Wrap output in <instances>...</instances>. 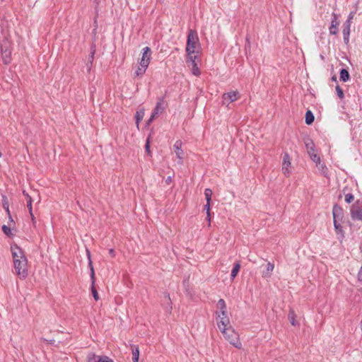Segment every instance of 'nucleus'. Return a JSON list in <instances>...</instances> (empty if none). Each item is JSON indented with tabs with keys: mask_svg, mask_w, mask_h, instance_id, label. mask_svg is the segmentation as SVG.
Instances as JSON below:
<instances>
[{
	"mask_svg": "<svg viewBox=\"0 0 362 362\" xmlns=\"http://www.w3.org/2000/svg\"><path fill=\"white\" fill-rule=\"evenodd\" d=\"M331 80L334 82H337V76L334 75L332 76Z\"/></svg>",
	"mask_w": 362,
	"mask_h": 362,
	"instance_id": "de8ad7c7",
	"label": "nucleus"
},
{
	"mask_svg": "<svg viewBox=\"0 0 362 362\" xmlns=\"http://www.w3.org/2000/svg\"><path fill=\"white\" fill-rule=\"evenodd\" d=\"M291 158L290 156L288 153H284L283 156V162H282V173L286 176L288 177L290 175V170L288 169L291 167Z\"/></svg>",
	"mask_w": 362,
	"mask_h": 362,
	"instance_id": "f8f14e48",
	"label": "nucleus"
},
{
	"mask_svg": "<svg viewBox=\"0 0 362 362\" xmlns=\"http://www.w3.org/2000/svg\"><path fill=\"white\" fill-rule=\"evenodd\" d=\"M27 258L23 259L21 260L16 259V261H14L13 262L16 274L21 279H24L28 276V272L27 269Z\"/></svg>",
	"mask_w": 362,
	"mask_h": 362,
	"instance_id": "7ed1b4c3",
	"label": "nucleus"
},
{
	"mask_svg": "<svg viewBox=\"0 0 362 362\" xmlns=\"http://www.w3.org/2000/svg\"><path fill=\"white\" fill-rule=\"evenodd\" d=\"M54 339H51V340L48 341V343H49V344H52L54 343Z\"/></svg>",
	"mask_w": 362,
	"mask_h": 362,
	"instance_id": "3c124183",
	"label": "nucleus"
},
{
	"mask_svg": "<svg viewBox=\"0 0 362 362\" xmlns=\"http://www.w3.org/2000/svg\"><path fill=\"white\" fill-rule=\"evenodd\" d=\"M307 152L310 159L317 165L320 164V157L316 153L315 144L313 140L308 139L305 141Z\"/></svg>",
	"mask_w": 362,
	"mask_h": 362,
	"instance_id": "39448f33",
	"label": "nucleus"
},
{
	"mask_svg": "<svg viewBox=\"0 0 362 362\" xmlns=\"http://www.w3.org/2000/svg\"><path fill=\"white\" fill-rule=\"evenodd\" d=\"M109 254H110V255L112 257H115V252L114 249H110V250H109Z\"/></svg>",
	"mask_w": 362,
	"mask_h": 362,
	"instance_id": "c03bdc74",
	"label": "nucleus"
},
{
	"mask_svg": "<svg viewBox=\"0 0 362 362\" xmlns=\"http://www.w3.org/2000/svg\"><path fill=\"white\" fill-rule=\"evenodd\" d=\"M358 204L359 200L351 206L350 215L352 220L362 221V206H360Z\"/></svg>",
	"mask_w": 362,
	"mask_h": 362,
	"instance_id": "423d86ee",
	"label": "nucleus"
},
{
	"mask_svg": "<svg viewBox=\"0 0 362 362\" xmlns=\"http://www.w3.org/2000/svg\"><path fill=\"white\" fill-rule=\"evenodd\" d=\"M87 362H114V361L107 356H98L90 352L87 355Z\"/></svg>",
	"mask_w": 362,
	"mask_h": 362,
	"instance_id": "0eeeda50",
	"label": "nucleus"
},
{
	"mask_svg": "<svg viewBox=\"0 0 362 362\" xmlns=\"http://www.w3.org/2000/svg\"><path fill=\"white\" fill-rule=\"evenodd\" d=\"M11 252L13 262L16 261V259L21 260L23 259L26 258L22 249L16 245L11 246Z\"/></svg>",
	"mask_w": 362,
	"mask_h": 362,
	"instance_id": "4468645a",
	"label": "nucleus"
},
{
	"mask_svg": "<svg viewBox=\"0 0 362 362\" xmlns=\"http://www.w3.org/2000/svg\"><path fill=\"white\" fill-rule=\"evenodd\" d=\"M144 115V112L142 110L137 111L136 112L135 119H136V123L137 127H139V122L143 119Z\"/></svg>",
	"mask_w": 362,
	"mask_h": 362,
	"instance_id": "7c9ffc66",
	"label": "nucleus"
},
{
	"mask_svg": "<svg viewBox=\"0 0 362 362\" xmlns=\"http://www.w3.org/2000/svg\"><path fill=\"white\" fill-rule=\"evenodd\" d=\"M320 170L325 177H327V168L325 164L320 165Z\"/></svg>",
	"mask_w": 362,
	"mask_h": 362,
	"instance_id": "58836bf2",
	"label": "nucleus"
},
{
	"mask_svg": "<svg viewBox=\"0 0 362 362\" xmlns=\"http://www.w3.org/2000/svg\"><path fill=\"white\" fill-rule=\"evenodd\" d=\"M336 91H337V96L340 99H342L344 98V94L343 90L340 88V86L339 85H337L336 86Z\"/></svg>",
	"mask_w": 362,
	"mask_h": 362,
	"instance_id": "e433bc0d",
	"label": "nucleus"
},
{
	"mask_svg": "<svg viewBox=\"0 0 362 362\" xmlns=\"http://www.w3.org/2000/svg\"><path fill=\"white\" fill-rule=\"evenodd\" d=\"M87 252V257L88 259V267L90 271V279H91V292L93 294V296L95 300H99V295L98 293V291L95 287V271L93 265V262L91 260L90 257V252L88 250H86Z\"/></svg>",
	"mask_w": 362,
	"mask_h": 362,
	"instance_id": "20e7f679",
	"label": "nucleus"
},
{
	"mask_svg": "<svg viewBox=\"0 0 362 362\" xmlns=\"http://www.w3.org/2000/svg\"><path fill=\"white\" fill-rule=\"evenodd\" d=\"M210 202H206V204L204 206V209L206 210V212L211 211V210H210Z\"/></svg>",
	"mask_w": 362,
	"mask_h": 362,
	"instance_id": "ea45409f",
	"label": "nucleus"
},
{
	"mask_svg": "<svg viewBox=\"0 0 362 362\" xmlns=\"http://www.w3.org/2000/svg\"><path fill=\"white\" fill-rule=\"evenodd\" d=\"M350 74L346 69H341L339 72V78L343 82L350 80Z\"/></svg>",
	"mask_w": 362,
	"mask_h": 362,
	"instance_id": "4be33fe9",
	"label": "nucleus"
},
{
	"mask_svg": "<svg viewBox=\"0 0 362 362\" xmlns=\"http://www.w3.org/2000/svg\"><path fill=\"white\" fill-rule=\"evenodd\" d=\"M148 66L141 64H139L137 69L134 72L135 76H141L144 75L147 69Z\"/></svg>",
	"mask_w": 362,
	"mask_h": 362,
	"instance_id": "393cba45",
	"label": "nucleus"
},
{
	"mask_svg": "<svg viewBox=\"0 0 362 362\" xmlns=\"http://www.w3.org/2000/svg\"><path fill=\"white\" fill-rule=\"evenodd\" d=\"M222 98H223L224 103H225V101L227 100V101H228V104H229L230 103L236 101L240 98V93L237 90L226 93H223Z\"/></svg>",
	"mask_w": 362,
	"mask_h": 362,
	"instance_id": "2eb2a0df",
	"label": "nucleus"
},
{
	"mask_svg": "<svg viewBox=\"0 0 362 362\" xmlns=\"http://www.w3.org/2000/svg\"><path fill=\"white\" fill-rule=\"evenodd\" d=\"M156 117H152V115H151L150 118L148 119L146 124L148 125L150 124L153 121V119H155Z\"/></svg>",
	"mask_w": 362,
	"mask_h": 362,
	"instance_id": "a18cd8bd",
	"label": "nucleus"
},
{
	"mask_svg": "<svg viewBox=\"0 0 362 362\" xmlns=\"http://www.w3.org/2000/svg\"><path fill=\"white\" fill-rule=\"evenodd\" d=\"M2 206H3V208L5 209V211H6V214H8L9 219L11 221H13L11 215L10 213V210H9V204H8V202L7 200V197L6 196H3V197H2Z\"/></svg>",
	"mask_w": 362,
	"mask_h": 362,
	"instance_id": "5701e85b",
	"label": "nucleus"
},
{
	"mask_svg": "<svg viewBox=\"0 0 362 362\" xmlns=\"http://www.w3.org/2000/svg\"><path fill=\"white\" fill-rule=\"evenodd\" d=\"M353 16H354V13L351 12L349 15L347 20L344 23V26L351 27V20L353 19Z\"/></svg>",
	"mask_w": 362,
	"mask_h": 362,
	"instance_id": "4c0bfd02",
	"label": "nucleus"
},
{
	"mask_svg": "<svg viewBox=\"0 0 362 362\" xmlns=\"http://www.w3.org/2000/svg\"><path fill=\"white\" fill-rule=\"evenodd\" d=\"M212 194H213L212 190L209 188H207L204 190V195H205L206 202H211Z\"/></svg>",
	"mask_w": 362,
	"mask_h": 362,
	"instance_id": "72a5a7b5",
	"label": "nucleus"
},
{
	"mask_svg": "<svg viewBox=\"0 0 362 362\" xmlns=\"http://www.w3.org/2000/svg\"><path fill=\"white\" fill-rule=\"evenodd\" d=\"M2 230L3 232L7 235V236H11L12 235V233H11V228L6 226V225H3L2 226Z\"/></svg>",
	"mask_w": 362,
	"mask_h": 362,
	"instance_id": "c9c22d12",
	"label": "nucleus"
},
{
	"mask_svg": "<svg viewBox=\"0 0 362 362\" xmlns=\"http://www.w3.org/2000/svg\"><path fill=\"white\" fill-rule=\"evenodd\" d=\"M334 227L337 235H339L338 239L341 242L345 237L344 231L342 228V226L340 225L339 222L335 221H334Z\"/></svg>",
	"mask_w": 362,
	"mask_h": 362,
	"instance_id": "f3484780",
	"label": "nucleus"
},
{
	"mask_svg": "<svg viewBox=\"0 0 362 362\" xmlns=\"http://www.w3.org/2000/svg\"><path fill=\"white\" fill-rule=\"evenodd\" d=\"M315 117L311 110H307L305 112V123L308 125L312 124L314 122Z\"/></svg>",
	"mask_w": 362,
	"mask_h": 362,
	"instance_id": "bb28decb",
	"label": "nucleus"
},
{
	"mask_svg": "<svg viewBox=\"0 0 362 362\" xmlns=\"http://www.w3.org/2000/svg\"><path fill=\"white\" fill-rule=\"evenodd\" d=\"M29 213H30V215L33 223V225H35L36 221H35V216H34V215L33 214V209H31V212H29Z\"/></svg>",
	"mask_w": 362,
	"mask_h": 362,
	"instance_id": "37998d69",
	"label": "nucleus"
},
{
	"mask_svg": "<svg viewBox=\"0 0 362 362\" xmlns=\"http://www.w3.org/2000/svg\"><path fill=\"white\" fill-rule=\"evenodd\" d=\"M2 59L4 64H8L11 62V51L8 46V42H4L1 46Z\"/></svg>",
	"mask_w": 362,
	"mask_h": 362,
	"instance_id": "6e6552de",
	"label": "nucleus"
},
{
	"mask_svg": "<svg viewBox=\"0 0 362 362\" xmlns=\"http://www.w3.org/2000/svg\"><path fill=\"white\" fill-rule=\"evenodd\" d=\"M350 27L343 25V38L345 45H348L349 43V35H350Z\"/></svg>",
	"mask_w": 362,
	"mask_h": 362,
	"instance_id": "aec40b11",
	"label": "nucleus"
},
{
	"mask_svg": "<svg viewBox=\"0 0 362 362\" xmlns=\"http://www.w3.org/2000/svg\"><path fill=\"white\" fill-rule=\"evenodd\" d=\"M91 66L92 64H90V62H88V63L87 64V68H88V70L90 71V69H91Z\"/></svg>",
	"mask_w": 362,
	"mask_h": 362,
	"instance_id": "8fccbe9b",
	"label": "nucleus"
},
{
	"mask_svg": "<svg viewBox=\"0 0 362 362\" xmlns=\"http://www.w3.org/2000/svg\"><path fill=\"white\" fill-rule=\"evenodd\" d=\"M171 182H172V177L170 176H168L165 179V182H166V184L169 185Z\"/></svg>",
	"mask_w": 362,
	"mask_h": 362,
	"instance_id": "49530a36",
	"label": "nucleus"
},
{
	"mask_svg": "<svg viewBox=\"0 0 362 362\" xmlns=\"http://www.w3.org/2000/svg\"><path fill=\"white\" fill-rule=\"evenodd\" d=\"M329 31L330 35H337L339 31L338 26L330 24V26L329 28Z\"/></svg>",
	"mask_w": 362,
	"mask_h": 362,
	"instance_id": "f704fd0d",
	"label": "nucleus"
},
{
	"mask_svg": "<svg viewBox=\"0 0 362 362\" xmlns=\"http://www.w3.org/2000/svg\"><path fill=\"white\" fill-rule=\"evenodd\" d=\"M131 349L132 352V361L133 362H139V349L138 346L131 345Z\"/></svg>",
	"mask_w": 362,
	"mask_h": 362,
	"instance_id": "412c9836",
	"label": "nucleus"
},
{
	"mask_svg": "<svg viewBox=\"0 0 362 362\" xmlns=\"http://www.w3.org/2000/svg\"><path fill=\"white\" fill-rule=\"evenodd\" d=\"M164 295H165V297L166 298H168V300L169 301H170V294H169L168 293H165Z\"/></svg>",
	"mask_w": 362,
	"mask_h": 362,
	"instance_id": "09e8293b",
	"label": "nucleus"
},
{
	"mask_svg": "<svg viewBox=\"0 0 362 362\" xmlns=\"http://www.w3.org/2000/svg\"><path fill=\"white\" fill-rule=\"evenodd\" d=\"M274 269V264L272 262H268L266 266V269L262 272L263 278H269L272 276V272Z\"/></svg>",
	"mask_w": 362,
	"mask_h": 362,
	"instance_id": "a211bd4d",
	"label": "nucleus"
},
{
	"mask_svg": "<svg viewBox=\"0 0 362 362\" xmlns=\"http://www.w3.org/2000/svg\"><path fill=\"white\" fill-rule=\"evenodd\" d=\"M246 41H247V42L248 46L250 47V42L249 39H248V37H246Z\"/></svg>",
	"mask_w": 362,
	"mask_h": 362,
	"instance_id": "603ef678",
	"label": "nucleus"
},
{
	"mask_svg": "<svg viewBox=\"0 0 362 362\" xmlns=\"http://www.w3.org/2000/svg\"><path fill=\"white\" fill-rule=\"evenodd\" d=\"M221 333L224 338L234 347L238 349L242 348V343L240 341L239 334L231 326H228V328L222 330Z\"/></svg>",
	"mask_w": 362,
	"mask_h": 362,
	"instance_id": "f257e3e1",
	"label": "nucleus"
},
{
	"mask_svg": "<svg viewBox=\"0 0 362 362\" xmlns=\"http://www.w3.org/2000/svg\"><path fill=\"white\" fill-rule=\"evenodd\" d=\"M194 58H196V57H194ZM190 59L192 64V74L196 76H199L201 74V72L195 62V59H193L192 57H191Z\"/></svg>",
	"mask_w": 362,
	"mask_h": 362,
	"instance_id": "a878e982",
	"label": "nucleus"
},
{
	"mask_svg": "<svg viewBox=\"0 0 362 362\" xmlns=\"http://www.w3.org/2000/svg\"><path fill=\"white\" fill-rule=\"evenodd\" d=\"M332 216L334 221H341L344 216L343 208L337 204H335L332 209Z\"/></svg>",
	"mask_w": 362,
	"mask_h": 362,
	"instance_id": "9d476101",
	"label": "nucleus"
},
{
	"mask_svg": "<svg viewBox=\"0 0 362 362\" xmlns=\"http://www.w3.org/2000/svg\"><path fill=\"white\" fill-rule=\"evenodd\" d=\"M182 143L181 140H177L175 141L173 146L177 158L181 160L182 159V156L184 154V152L182 149Z\"/></svg>",
	"mask_w": 362,
	"mask_h": 362,
	"instance_id": "dca6fc26",
	"label": "nucleus"
},
{
	"mask_svg": "<svg viewBox=\"0 0 362 362\" xmlns=\"http://www.w3.org/2000/svg\"><path fill=\"white\" fill-rule=\"evenodd\" d=\"M151 49L148 47H146L142 49V56L140 59L139 64L148 66L151 59Z\"/></svg>",
	"mask_w": 362,
	"mask_h": 362,
	"instance_id": "9b49d317",
	"label": "nucleus"
},
{
	"mask_svg": "<svg viewBox=\"0 0 362 362\" xmlns=\"http://www.w3.org/2000/svg\"><path fill=\"white\" fill-rule=\"evenodd\" d=\"M95 53V46L93 45L90 47V54L88 56V62H90V64H93V61L94 59Z\"/></svg>",
	"mask_w": 362,
	"mask_h": 362,
	"instance_id": "473e14b6",
	"label": "nucleus"
},
{
	"mask_svg": "<svg viewBox=\"0 0 362 362\" xmlns=\"http://www.w3.org/2000/svg\"><path fill=\"white\" fill-rule=\"evenodd\" d=\"M199 43L197 33L194 30H189L187 35L186 52L188 54L195 52L196 45Z\"/></svg>",
	"mask_w": 362,
	"mask_h": 362,
	"instance_id": "f03ea898",
	"label": "nucleus"
},
{
	"mask_svg": "<svg viewBox=\"0 0 362 362\" xmlns=\"http://www.w3.org/2000/svg\"><path fill=\"white\" fill-rule=\"evenodd\" d=\"M23 194L27 198V207L28 209L29 212H31V209H33L32 197L28 194V192L25 190L23 191Z\"/></svg>",
	"mask_w": 362,
	"mask_h": 362,
	"instance_id": "c85d7f7f",
	"label": "nucleus"
},
{
	"mask_svg": "<svg viewBox=\"0 0 362 362\" xmlns=\"http://www.w3.org/2000/svg\"><path fill=\"white\" fill-rule=\"evenodd\" d=\"M229 325L230 320L227 314H224V315H217V325L221 332L228 328Z\"/></svg>",
	"mask_w": 362,
	"mask_h": 362,
	"instance_id": "1a4fd4ad",
	"label": "nucleus"
},
{
	"mask_svg": "<svg viewBox=\"0 0 362 362\" xmlns=\"http://www.w3.org/2000/svg\"><path fill=\"white\" fill-rule=\"evenodd\" d=\"M348 190V187H345L342 189V192L344 194L345 202L348 204H350L352 202L354 199V196L351 193H346V191Z\"/></svg>",
	"mask_w": 362,
	"mask_h": 362,
	"instance_id": "b1692460",
	"label": "nucleus"
},
{
	"mask_svg": "<svg viewBox=\"0 0 362 362\" xmlns=\"http://www.w3.org/2000/svg\"><path fill=\"white\" fill-rule=\"evenodd\" d=\"M217 307L220 310V312H217L216 315L221 314V315H224V314H227L226 304L223 299L221 298L218 300L217 303Z\"/></svg>",
	"mask_w": 362,
	"mask_h": 362,
	"instance_id": "6ab92c4d",
	"label": "nucleus"
},
{
	"mask_svg": "<svg viewBox=\"0 0 362 362\" xmlns=\"http://www.w3.org/2000/svg\"><path fill=\"white\" fill-rule=\"evenodd\" d=\"M164 98H160L156 103V105L152 112V117H157L158 115L162 114L165 110L163 107Z\"/></svg>",
	"mask_w": 362,
	"mask_h": 362,
	"instance_id": "ddd939ff",
	"label": "nucleus"
},
{
	"mask_svg": "<svg viewBox=\"0 0 362 362\" xmlns=\"http://www.w3.org/2000/svg\"><path fill=\"white\" fill-rule=\"evenodd\" d=\"M240 268V264L239 262L234 264L233 268L231 271L230 277L233 280L239 272Z\"/></svg>",
	"mask_w": 362,
	"mask_h": 362,
	"instance_id": "cd10ccee",
	"label": "nucleus"
},
{
	"mask_svg": "<svg viewBox=\"0 0 362 362\" xmlns=\"http://www.w3.org/2000/svg\"><path fill=\"white\" fill-rule=\"evenodd\" d=\"M145 148H146V152L148 153H150V144H149L148 139H147L146 143L145 144Z\"/></svg>",
	"mask_w": 362,
	"mask_h": 362,
	"instance_id": "a19ab883",
	"label": "nucleus"
},
{
	"mask_svg": "<svg viewBox=\"0 0 362 362\" xmlns=\"http://www.w3.org/2000/svg\"><path fill=\"white\" fill-rule=\"evenodd\" d=\"M331 25H334L336 26H339V15L333 13L332 15V21H331Z\"/></svg>",
	"mask_w": 362,
	"mask_h": 362,
	"instance_id": "2f4dec72",
	"label": "nucleus"
},
{
	"mask_svg": "<svg viewBox=\"0 0 362 362\" xmlns=\"http://www.w3.org/2000/svg\"><path fill=\"white\" fill-rule=\"evenodd\" d=\"M288 317L292 325L296 326L298 324V322L296 320L295 312L293 310L289 311Z\"/></svg>",
	"mask_w": 362,
	"mask_h": 362,
	"instance_id": "c756f323",
	"label": "nucleus"
},
{
	"mask_svg": "<svg viewBox=\"0 0 362 362\" xmlns=\"http://www.w3.org/2000/svg\"><path fill=\"white\" fill-rule=\"evenodd\" d=\"M206 219L209 221V226H210L211 222V211L206 212Z\"/></svg>",
	"mask_w": 362,
	"mask_h": 362,
	"instance_id": "79ce46f5",
	"label": "nucleus"
}]
</instances>
